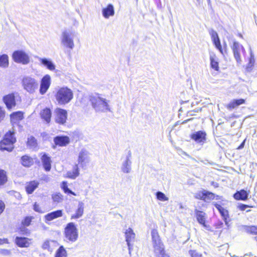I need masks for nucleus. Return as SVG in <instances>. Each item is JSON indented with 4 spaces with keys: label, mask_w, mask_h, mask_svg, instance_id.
I'll return each instance as SVG.
<instances>
[{
    "label": "nucleus",
    "mask_w": 257,
    "mask_h": 257,
    "mask_svg": "<svg viewBox=\"0 0 257 257\" xmlns=\"http://www.w3.org/2000/svg\"><path fill=\"white\" fill-rule=\"evenodd\" d=\"M22 86L24 90L30 94H34L39 87V82L35 78L25 76L22 79Z\"/></svg>",
    "instance_id": "f257e3e1"
},
{
    "label": "nucleus",
    "mask_w": 257,
    "mask_h": 257,
    "mask_svg": "<svg viewBox=\"0 0 257 257\" xmlns=\"http://www.w3.org/2000/svg\"><path fill=\"white\" fill-rule=\"evenodd\" d=\"M14 132L9 131L5 136L4 139L0 142V150L11 152L13 149L16 138L14 136Z\"/></svg>",
    "instance_id": "f03ea898"
},
{
    "label": "nucleus",
    "mask_w": 257,
    "mask_h": 257,
    "mask_svg": "<svg viewBox=\"0 0 257 257\" xmlns=\"http://www.w3.org/2000/svg\"><path fill=\"white\" fill-rule=\"evenodd\" d=\"M73 98L72 91L66 87L60 88L57 92L56 98L60 104L68 103Z\"/></svg>",
    "instance_id": "7ed1b4c3"
},
{
    "label": "nucleus",
    "mask_w": 257,
    "mask_h": 257,
    "mask_svg": "<svg viewBox=\"0 0 257 257\" xmlns=\"http://www.w3.org/2000/svg\"><path fill=\"white\" fill-rule=\"evenodd\" d=\"M90 101L93 107L97 110H110L105 99L101 98L99 95L91 96Z\"/></svg>",
    "instance_id": "20e7f679"
},
{
    "label": "nucleus",
    "mask_w": 257,
    "mask_h": 257,
    "mask_svg": "<svg viewBox=\"0 0 257 257\" xmlns=\"http://www.w3.org/2000/svg\"><path fill=\"white\" fill-rule=\"evenodd\" d=\"M194 197L196 199L198 200H202L204 202H207L209 201L213 200L214 199H220V197L219 196H215L214 193L210 191H206L205 190H202L198 191L194 194Z\"/></svg>",
    "instance_id": "39448f33"
},
{
    "label": "nucleus",
    "mask_w": 257,
    "mask_h": 257,
    "mask_svg": "<svg viewBox=\"0 0 257 257\" xmlns=\"http://www.w3.org/2000/svg\"><path fill=\"white\" fill-rule=\"evenodd\" d=\"M65 236L67 239L74 241L78 237L77 229L73 223H69L65 228Z\"/></svg>",
    "instance_id": "423d86ee"
},
{
    "label": "nucleus",
    "mask_w": 257,
    "mask_h": 257,
    "mask_svg": "<svg viewBox=\"0 0 257 257\" xmlns=\"http://www.w3.org/2000/svg\"><path fill=\"white\" fill-rule=\"evenodd\" d=\"M73 36V34L69 31L63 32L61 36V44L65 47L72 49L74 46Z\"/></svg>",
    "instance_id": "0eeeda50"
},
{
    "label": "nucleus",
    "mask_w": 257,
    "mask_h": 257,
    "mask_svg": "<svg viewBox=\"0 0 257 257\" xmlns=\"http://www.w3.org/2000/svg\"><path fill=\"white\" fill-rule=\"evenodd\" d=\"M13 59L15 62L24 65L27 64L30 62V58L27 54L23 51H16L13 54Z\"/></svg>",
    "instance_id": "6e6552de"
},
{
    "label": "nucleus",
    "mask_w": 257,
    "mask_h": 257,
    "mask_svg": "<svg viewBox=\"0 0 257 257\" xmlns=\"http://www.w3.org/2000/svg\"><path fill=\"white\" fill-rule=\"evenodd\" d=\"M207 134L205 131H198L192 133L190 138L196 143L203 144L206 141Z\"/></svg>",
    "instance_id": "1a4fd4ad"
},
{
    "label": "nucleus",
    "mask_w": 257,
    "mask_h": 257,
    "mask_svg": "<svg viewBox=\"0 0 257 257\" xmlns=\"http://www.w3.org/2000/svg\"><path fill=\"white\" fill-rule=\"evenodd\" d=\"M151 236L154 250L164 246L163 242L161 241L159 232L156 229H153L152 230Z\"/></svg>",
    "instance_id": "9d476101"
},
{
    "label": "nucleus",
    "mask_w": 257,
    "mask_h": 257,
    "mask_svg": "<svg viewBox=\"0 0 257 257\" xmlns=\"http://www.w3.org/2000/svg\"><path fill=\"white\" fill-rule=\"evenodd\" d=\"M233 52V56L237 62L241 61L240 52L244 51V47L237 41H233L231 47Z\"/></svg>",
    "instance_id": "9b49d317"
},
{
    "label": "nucleus",
    "mask_w": 257,
    "mask_h": 257,
    "mask_svg": "<svg viewBox=\"0 0 257 257\" xmlns=\"http://www.w3.org/2000/svg\"><path fill=\"white\" fill-rule=\"evenodd\" d=\"M51 84V77L50 75H45L41 79L39 91L41 94L43 95L48 90Z\"/></svg>",
    "instance_id": "f8f14e48"
},
{
    "label": "nucleus",
    "mask_w": 257,
    "mask_h": 257,
    "mask_svg": "<svg viewBox=\"0 0 257 257\" xmlns=\"http://www.w3.org/2000/svg\"><path fill=\"white\" fill-rule=\"evenodd\" d=\"M211 37L212 42L214 45L215 47L219 51V52L222 55H224V53L226 52V47L224 49L222 48L219 38L216 32L212 31L211 33Z\"/></svg>",
    "instance_id": "ddd939ff"
},
{
    "label": "nucleus",
    "mask_w": 257,
    "mask_h": 257,
    "mask_svg": "<svg viewBox=\"0 0 257 257\" xmlns=\"http://www.w3.org/2000/svg\"><path fill=\"white\" fill-rule=\"evenodd\" d=\"M55 121L60 124H64L67 118V112L66 110L57 108L55 110Z\"/></svg>",
    "instance_id": "4468645a"
},
{
    "label": "nucleus",
    "mask_w": 257,
    "mask_h": 257,
    "mask_svg": "<svg viewBox=\"0 0 257 257\" xmlns=\"http://www.w3.org/2000/svg\"><path fill=\"white\" fill-rule=\"evenodd\" d=\"M249 194L250 191L249 190L241 189L236 191L233 195V197L235 200L246 201L248 199Z\"/></svg>",
    "instance_id": "2eb2a0df"
},
{
    "label": "nucleus",
    "mask_w": 257,
    "mask_h": 257,
    "mask_svg": "<svg viewBox=\"0 0 257 257\" xmlns=\"http://www.w3.org/2000/svg\"><path fill=\"white\" fill-rule=\"evenodd\" d=\"M15 243L20 247H28L32 244V239L17 236L15 240Z\"/></svg>",
    "instance_id": "dca6fc26"
},
{
    "label": "nucleus",
    "mask_w": 257,
    "mask_h": 257,
    "mask_svg": "<svg viewBox=\"0 0 257 257\" xmlns=\"http://www.w3.org/2000/svg\"><path fill=\"white\" fill-rule=\"evenodd\" d=\"M213 204L218 210L223 220L225 222V224H227L228 223V220L229 218L228 211L218 203H214Z\"/></svg>",
    "instance_id": "f3484780"
},
{
    "label": "nucleus",
    "mask_w": 257,
    "mask_h": 257,
    "mask_svg": "<svg viewBox=\"0 0 257 257\" xmlns=\"http://www.w3.org/2000/svg\"><path fill=\"white\" fill-rule=\"evenodd\" d=\"M3 101L9 109L16 106L15 96L14 93L9 94L4 96Z\"/></svg>",
    "instance_id": "a211bd4d"
},
{
    "label": "nucleus",
    "mask_w": 257,
    "mask_h": 257,
    "mask_svg": "<svg viewBox=\"0 0 257 257\" xmlns=\"http://www.w3.org/2000/svg\"><path fill=\"white\" fill-rule=\"evenodd\" d=\"M196 218L198 223L204 227H207L206 214L202 211L196 209L195 210Z\"/></svg>",
    "instance_id": "6ab92c4d"
},
{
    "label": "nucleus",
    "mask_w": 257,
    "mask_h": 257,
    "mask_svg": "<svg viewBox=\"0 0 257 257\" xmlns=\"http://www.w3.org/2000/svg\"><path fill=\"white\" fill-rule=\"evenodd\" d=\"M245 103V100L243 98L233 99L226 105V108L229 110H231Z\"/></svg>",
    "instance_id": "aec40b11"
},
{
    "label": "nucleus",
    "mask_w": 257,
    "mask_h": 257,
    "mask_svg": "<svg viewBox=\"0 0 257 257\" xmlns=\"http://www.w3.org/2000/svg\"><path fill=\"white\" fill-rule=\"evenodd\" d=\"M63 215V212L61 210H58L51 213H48L44 216L45 221H50L54 219L61 217Z\"/></svg>",
    "instance_id": "412c9836"
},
{
    "label": "nucleus",
    "mask_w": 257,
    "mask_h": 257,
    "mask_svg": "<svg viewBox=\"0 0 257 257\" xmlns=\"http://www.w3.org/2000/svg\"><path fill=\"white\" fill-rule=\"evenodd\" d=\"M102 13L103 16L106 19L113 16L114 15V10L113 5L112 4H108L105 8L102 9Z\"/></svg>",
    "instance_id": "4be33fe9"
},
{
    "label": "nucleus",
    "mask_w": 257,
    "mask_h": 257,
    "mask_svg": "<svg viewBox=\"0 0 257 257\" xmlns=\"http://www.w3.org/2000/svg\"><path fill=\"white\" fill-rule=\"evenodd\" d=\"M40 116L46 123H49L51 121V110L48 108L43 109L40 112Z\"/></svg>",
    "instance_id": "5701e85b"
},
{
    "label": "nucleus",
    "mask_w": 257,
    "mask_h": 257,
    "mask_svg": "<svg viewBox=\"0 0 257 257\" xmlns=\"http://www.w3.org/2000/svg\"><path fill=\"white\" fill-rule=\"evenodd\" d=\"M56 145L60 146H64L69 143V139L66 136L57 137L54 139Z\"/></svg>",
    "instance_id": "b1692460"
},
{
    "label": "nucleus",
    "mask_w": 257,
    "mask_h": 257,
    "mask_svg": "<svg viewBox=\"0 0 257 257\" xmlns=\"http://www.w3.org/2000/svg\"><path fill=\"white\" fill-rule=\"evenodd\" d=\"M41 159L44 169L46 171H49L51 168L50 158L48 157L46 154H44Z\"/></svg>",
    "instance_id": "393cba45"
},
{
    "label": "nucleus",
    "mask_w": 257,
    "mask_h": 257,
    "mask_svg": "<svg viewBox=\"0 0 257 257\" xmlns=\"http://www.w3.org/2000/svg\"><path fill=\"white\" fill-rule=\"evenodd\" d=\"M216 129L217 133L221 136L226 135L228 132L227 124L224 122L219 123L216 126Z\"/></svg>",
    "instance_id": "a878e982"
},
{
    "label": "nucleus",
    "mask_w": 257,
    "mask_h": 257,
    "mask_svg": "<svg viewBox=\"0 0 257 257\" xmlns=\"http://www.w3.org/2000/svg\"><path fill=\"white\" fill-rule=\"evenodd\" d=\"M41 63L46 66L50 70H54L55 69V66L53 63L49 59L46 58H39Z\"/></svg>",
    "instance_id": "bb28decb"
},
{
    "label": "nucleus",
    "mask_w": 257,
    "mask_h": 257,
    "mask_svg": "<svg viewBox=\"0 0 257 257\" xmlns=\"http://www.w3.org/2000/svg\"><path fill=\"white\" fill-rule=\"evenodd\" d=\"M125 240L127 242L128 246L131 245V242L135 239V234L132 229L129 228L126 230L125 232Z\"/></svg>",
    "instance_id": "cd10ccee"
},
{
    "label": "nucleus",
    "mask_w": 257,
    "mask_h": 257,
    "mask_svg": "<svg viewBox=\"0 0 257 257\" xmlns=\"http://www.w3.org/2000/svg\"><path fill=\"white\" fill-rule=\"evenodd\" d=\"M39 182L37 181H31L28 183L26 186V191L28 194H31L33 191L38 187L39 185Z\"/></svg>",
    "instance_id": "c85d7f7f"
},
{
    "label": "nucleus",
    "mask_w": 257,
    "mask_h": 257,
    "mask_svg": "<svg viewBox=\"0 0 257 257\" xmlns=\"http://www.w3.org/2000/svg\"><path fill=\"white\" fill-rule=\"evenodd\" d=\"M23 118V113L21 111L13 113L11 115V122L13 123H16L18 121Z\"/></svg>",
    "instance_id": "c756f323"
},
{
    "label": "nucleus",
    "mask_w": 257,
    "mask_h": 257,
    "mask_svg": "<svg viewBox=\"0 0 257 257\" xmlns=\"http://www.w3.org/2000/svg\"><path fill=\"white\" fill-rule=\"evenodd\" d=\"M154 251L156 257H170V255L166 253L164 246L156 249Z\"/></svg>",
    "instance_id": "7c9ffc66"
},
{
    "label": "nucleus",
    "mask_w": 257,
    "mask_h": 257,
    "mask_svg": "<svg viewBox=\"0 0 257 257\" xmlns=\"http://www.w3.org/2000/svg\"><path fill=\"white\" fill-rule=\"evenodd\" d=\"M255 62L254 57L252 53H250L249 58V61L246 66L245 69L247 72H250L252 70Z\"/></svg>",
    "instance_id": "2f4dec72"
},
{
    "label": "nucleus",
    "mask_w": 257,
    "mask_h": 257,
    "mask_svg": "<svg viewBox=\"0 0 257 257\" xmlns=\"http://www.w3.org/2000/svg\"><path fill=\"white\" fill-rule=\"evenodd\" d=\"M9 57L7 55L0 56V67L7 68L9 66Z\"/></svg>",
    "instance_id": "473e14b6"
},
{
    "label": "nucleus",
    "mask_w": 257,
    "mask_h": 257,
    "mask_svg": "<svg viewBox=\"0 0 257 257\" xmlns=\"http://www.w3.org/2000/svg\"><path fill=\"white\" fill-rule=\"evenodd\" d=\"M22 164L24 166L30 167L33 164V160L28 156H24L22 157Z\"/></svg>",
    "instance_id": "72a5a7b5"
},
{
    "label": "nucleus",
    "mask_w": 257,
    "mask_h": 257,
    "mask_svg": "<svg viewBox=\"0 0 257 257\" xmlns=\"http://www.w3.org/2000/svg\"><path fill=\"white\" fill-rule=\"evenodd\" d=\"M55 257H67V252L63 246H60L57 250Z\"/></svg>",
    "instance_id": "f704fd0d"
},
{
    "label": "nucleus",
    "mask_w": 257,
    "mask_h": 257,
    "mask_svg": "<svg viewBox=\"0 0 257 257\" xmlns=\"http://www.w3.org/2000/svg\"><path fill=\"white\" fill-rule=\"evenodd\" d=\"M211 67L214 70L218 71L219 70L218 62L213 57L210 58Z\"/></svg>",
    "instance_id": "c9c22d12"
},
{
    "label": "nucleus",
    "mask_w": 257,
    "mask_h": 257,
    "mask_svg": "<svg viewBox=\"0 0 257 257\" xmlns=\"http://www.w3.org/2000/svg\"><path fill=\"white\" fill-rule=\"evenodd\" d=\"M7 181V176L6 171L0 169V185L4 184Z\"/></svg>",
    "instance_id": "e433bc0d"
},
{
    "label": "nucleus",
    "mask_w": 257,
    "mask_h": 257,
    "mask_svg": "<svg viewBox=\"0 0 257 257\" xmlns=\"http://www.w3.org/2000/svg\"><path fill=\"white\" fill-rule=\"evenodd\" d=\"M156 197L160 201H165L168 200V198L165 196V194L160 191L156 193Z\"/></svg>",
    "instance_id": "4c0bfd02"
},
{
    "label": "nucleus",
    "mask_w": 257,
    "mask_h": 257,
    "mask_svg": "<svg viewBox=\"0 0 257 257\" xmlns=\"http://www.w3.org/2000/svg\"><path fill=\"white\" fill-rule=\"evenodd\" d=\"M27 143L32 148H35L37 146L36 140L33 137L28 138Z\"/></svg>",
    "instance_id": "58836bf2"
},
{
    "label": "nucleus",
    "mask_w": 257,
    "mask_h": 257,
    "mask_svg": "<svg viewBox=\"0 0 257 257\" xmlns=\"http://www.w3.org/2000/svg\"><path fill=\"white\" fill-rule=\"evenodd\" d=\"M52 199L55 202H60L63 200V196L59 193H56L52 195Z\"/></svg>",
    "instance_id": "ea45409f"
},
{
    "label": "nucleus",
    "mask_w": 257,
    "mask_h": 257,
    "mask_svg": "<svg viewBox=\"0 0 257 257\" xmlns=\"http://www.w3.org/2000/svg\"><path fill=\"white\" fill-rule=\"evenodd\" d=\"M189 253L191 257H203L202 254L196 250L190 249L189 250Z\"/></svg>",
    "instance_id": "a19ab883"
},
{
    "label": "nucleus",
    "mask_w": 257,
    "mask_h": 257,
    "mask_svg": "<svg viewBox=\"0 0 257 257\" xmlns=\"http://www.w3.org/2000/svg\"><path fill=\"white\" fill-rule=\"evenodd\" d=\"M32 216H27L25 218L24 220L22 221V224L24 226H28L30 225L32 220L33 219Z\"/></svg>",
    "instance_id": "79ce46f5"
},
{
    "label": "nucleus",
    "mask_w": 257,
    "mask_h": 257,
    "mask_svg": "<svg viewBox=\"0 0 257 257\" xmlns=\"http://www.w3.org/2000/svg\"><path fill=\"white\" fill-rule=\"evenodd\" d=\"M61 187L63 189V191L66 193L72 194L73 195H75L72 191L70 190L67 186V183L65 182H63L61 185Z\"/></svg>",
    "instance_id": "37998d69"
},
{
    "label": "nucleus",
    "mask_w": 257,
    "mask_h": 257,
    "mask_svg": "<svg viewBox=\"0 0 257 257\" xmlns=\"http://www.w3.org/2000/svg\"><path fill=\"white\" fill-rule=\"evenodd\" d=\"M67 176L71 179H74L78 176V169L75 170L73 172H69L67 173Z\"/></svg>",
    "instance_id": "c03bdc74"
},
{
    "label": "nucleus",
    "mask_w": 257,
    "mask_h": 257,
    "mask_svg": "<svg viewBox=\"0 0 257 257\" xmlns=\"http://www.w3.org/2000/svg\"><path fill=\"white\" fill-rule=\"evenodd\" d=\"M250 206L246 204H239L237 205V208L240 211H244L247 208L249 207Z\"/></svg>",
    "instance_id": "a18cd8bd"
},
{
    "label": "nucleus",
    "mask_w": 257,
    "mask_h": 257,
    "mask_svg": "<svg viewBox=\"0 0 257 257\" xmlns=\"http://www.w3.org/2000/svg\"><path fill=\"white\" fill-rule=\"evenodd\" d=\"M33 209L36 212H39V213H42V211L41 207L36 202L35 203V204L33 205Z\"/></svg>",
    "instance_id": "49530a36"
},
{
    "label": "nucleus",
    "mask_w": 257,
    "mask_h": 257,
    "mask_svg": "<svg viewBox=\"0 0 257 257\" xmlns=\"http://www.w3.org/2000/svg\"><path fill=\"white\" fill-rule=\"evenodd\" d=\"M42 248L44 249H50V241L49 240H46L44 241L42 245Z\"/></svg>",
    "instance_id": "de8ad7c7"
},
{
    "label": "nucleus",
    "mask_w": 257,
    "mask_h": 257,
    "mask_svg": "<svg viewBox=\"0 0 257 257\" xmlns=\"http://www.w3.org/2000/svg\"><path fill=\"white\" fill-rule=\"evenodd\" d=\"M249 231L251 233L257 234V226H252L250 227Z\"/></svg>",
    "instance_id": "09e8293b"
},
{
    "label": "nucleus",
    "mask_w": 257,
    "mask_h": 257,
    "mask_svg": "<svg viewBox=\"0 0 257 257\" xmlns=\"http://www.w3.org/2000/svg\"><path fill=\"white\" fill-rule=\"evenodd\" d=\"M5 115V111L4 108L0 106V120L3 119Z\"/></svg>",
    "instance_id": "8fccbe9b"
},
{
    "label": "nucleus",
    "mask_w": 257,
    "mask_h": 257,
    "mask_svg": "<svg viewBox=\"0 0 257 257\" xmlns=\"http://www.w3.org/2000/svg\"><path fill=\"white\" fill-rule=\"evenodd\" d=\"M5 208V204L3 201L0 200V214L3 213Z\"/></svg>",
    "instance_id": "3c124183"
},
{
    "label": "nucleus",
    "mask_w": 257,
    "mask_h": 257,
    "mask_svg": "<svg viewBox=\"0 0 257 257\" xmlns=\"http://www.w3.org/2000/svg\"><path fill=\"white\" fill-rule=\"evenodd\" d=\"M2 253L5 255H10L11 251L8 249H3L2 250Z\"/></svg>",
    "instance_id": "603ef678"
},
{
    "label": "nucleus",
    "mask_w": 257,
    "mask_h": 257,
    "mask_svg": "<svg viewBox=\"0 0 257 257\" xmlns=\"http://www.w3.org/2000/svg\"><path fill=\"white\" fill-rule=\"evenodd\" d=\"M7 243H8V241L7 238H0V244Z\"/></svg>",
    "instance_id": "864d4df0"
},
{
    "label": "nucleus",
    "mask_w": 257,
    "mask_h": 257,
    "mask_svg": "<svg viewBox=\"0 0 257 257\" xmlns=\"http://www.w3.org/2000/svg\"><path fill=\"white\" fill-rule=\"evenodd\" d=\"M245 140H244L241 144L237 148V150H240L242 149L244 147V143H245Z\"/></svg>",
    "instance_id": "5fc2aeb1"
},
{
    "label": "nucleus",
    "mask_w": 257,
    "mask_h": 257,
    "mask_svg": "<svg viewBox=\"0 0 257 257\" xmlns=\"http://www.w3.org/2000/svg\"><path fill=\"white\" fill-rule=\"evenodd\" d=\"M79 214L77 213L76 215H72L71 218L72 219L77 218H79Z\"/></svg>",
    "instance_id": "6e6d98bb"
},
{
    "label": "nucleus",
    "mask_w": 257,
    "mask_h": 257,
    "mask_svg": "<svg viewBox=\"0 0 257 257\" xmlns=\"http://www.w3.org/2000/svg\"><path fill=\"white\" fill-rule=\"evenodd\" d=\"M193 119V118H190V119H186L185 120H184L183 123H186L187 122H188V121L190 120H192Z\"/></svg>",
    "instance_id": "4d7b16f0"
},
{
    "label": "nucleus",
    "mask_w": 257,
    "mask_h": 257,
    "mask_svg": "<svg viewBox=\"0 0 257 257\" xmlns=\"http://www.w3.org/2000/svg\"><path fill=\"white\" fill-rule=\"evenodd\" d=\"M239 36H240V37L242 38V36L241 34Z\"/></svg>",
    "instance_id": "13d9d810"
},
{
    "label": "nucleus",
    "mask_w": 257,
    "mask_h": 257,
    "mask_svg": "<svg viewBox=\"0 0 257 257\" xmlns=\"http://www.w3.org/2000/svg\"><path fill=\"white\" fill-rule=\"evenodd\" d=\"M220 225H223V223L222 222H220Z\"/></svg>",
    "instance_id": "bf43d9fd"
},
{
    "label": "nucleus",
    "mask_w": 257,
    "mask_h": 257,
    "mask_svg": "<svg viewBox=\"0 0 257 257\" xmlns=\"http://www.w3.org/2000/svg\"><path fill=\"white\" fill-rule=\"evenodd\" d=\"M83 162V160L81 159V163Z\"/></svg>",
    "instance_id": "052dcab7"
},
{
    "label": "nucleus",
    "mask_w": 257,
    "mask_h": 257,
    "mask_svg": "<svg viewBox=\"0 0 257 257\" xmlns=\"http://www.w3.org/2000/svg\"><path fill=\"white\" fill-rule=\"evenodd\" d=\"M79 210H80V208H78V211H79Z\"/></svg>",
    "instance_id": "680f3d73"
}]
</instances>
